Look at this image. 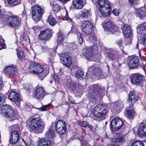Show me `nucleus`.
<instances>
[{
	"instance_id": "nucleus-1",
	"label": "nucleus",
	"mask_w": 146,
	"mask_h": 146,
	"mask_svg": "<svg viewBox=\"0 0 146 146\" xmlns=\"http://www.w3.org/2000/svg\"><path fill=\"white\" fill-rule=\"evenodd\" d=\"M30 130L36 133H40L43 131L45 124L40 117H33L27 122Z\"/></svg>"
},
{
	"instance_id": "nucleus-2",
	"label": "nucleus",
	"mask_w": 146,
	"mask_h": 146,
	"mask_svg": "<svg viewBox=\"0 0 146 146\" xmlns=\"http://www.w3.org/2000/svg\"><path fill=\"white\" fill-rule=\"evenodd\" d=\"M5 100L4 97L2 96H0V105H2L0 108V114L5 117L13 118L15 116V111L11 106L7 104H3Z\"/></svg>"
},
{
	"instance_id": "nucleus-3",
	"label": "nucleus",
	"mask_w": 146,
	"mask_h": 146,
	"mask_svg": "<svg viewBox=\"0 0 146 146\" xmlns=\"http://www.w3.org/2000/svg\"><path fill=\"white\" fill-rule=\"evenodd\" d=\"M97 4L99 6V11L102 17H107L111 14V2L108 0H98Z\"/></svg>"
},
{
	"instance_id": "nucleus-4",
	"label": "nucleus",
	"mask_w": 146,
	"mask_h": 146,
	"mask_svg": "<svg viewBox=\"0 0 146 146\" xmlns=\"http://www.w3.org/2000/svg\"><path fill=\"white\" fill-rule=\"evenodd\" d=\"M109 109L107 106L103 104H98L94 108L92 113L95 117L98 118V120L100 121L103 119L102 118L106 116Z\"/></svg>"
},
{
	"instance_id": "nucleus-5",
	"label": "nucleus",
	"mask_w": 146,
	"mask_h": 146,
	"mask_svg": "<svg viewBox=\"0 0 146 146\" xmlns=\"http://www.w3.org/2000/svg\"><path fill=\"white\" fill-rule=\"evenodd\" d=\"M55 135L54 131L51 129H49L45 133V138L40 139L38 141V146H52L53 142L50 140Z\"/></svg>"
},
{
	"instance_id": "nucleus-6",
	"label": "nucleus",
	"mask_w": 146,
	"mask_h": 146,
	"mask_svg": "<svg viewBox=\"0 0 146 146\" xmlns=\"http://www.w3.org/2000/svg\"><path fill=\"white\" fill-rule=\"evenodd\" d=\"M10 131L9 143L10 144H15L17 143L19 139V132L20 129L18 125L16 124L11 126Z\"/></svg>"
},
{
	"instance_id": "nucleus-7",
	"label": "nucleus",
	"mask_w": 146,
	"mask_h": 146,
	"mask_svg": "<svg viewBox=\"0 0 146 146\" xmlns=\"http://www.w3.org/2000/svg\"><path fill=\"white\" fill-rule=\"evenodd\" d=\"M44 12V8H41L39 5L35 6L33 7L32 16L34 20L36 21L40 19L42 15Z\"/></svg>"
},
{
	"instance_id": "nucleus-8",
	"label": "nucleus",
	"mask_w": 146,
	"mask_h": 146,
	"mask_svg": "<svg viewBox=\"0 0 146 146\" xmlns=\"http://www.w3.org/2000/svg\"><path fill=\"white\" fill-rule=\"evenodd\" d=\"M20 19V17L17 16H9L7 18V24L15 29H17L21 22Z\"/></svg>"
},
{
	"instance_id": "nucleus-9",
	"label": "nucleus",
	"mask_w": 146,
	"mask_h": 146,
	"mask_svg": "<svg viewBox=\"0 0 146 146\" xmlns=\"http://www.w3.org/2000/svg\"><path fill=\"white\" fill-rule=\"evenodd\" d=\"M81 28L82 31L87 34H91L93 33V24L90 21H82Z\"/></svg>"
},
{
	"instance_id": "nucleus-10",
	"label": "nucleus",
	"mask_w": 146,
	"mask_h": 146,
	"mask_svg": "<svg viewBox=\"0 0 146 146\" xmlns=\"http://www.w3.org/2000/svg\"><path fill=\"white\" fill-rule=\"evenodd\" d=\"M55 126L56 130L58 133L60 135L65 133L67 127L65 121L63 120H59L56 123Z\"/></svg>"
},
{
	"instance_id": "nucleus-11",
	"label": "nucleus",
	"mask_w": 146,
	"mask_h": 146,
	"mask_svg": "<svg viewBox=\"0 0 146 146\" xmlns=\"http://www.w3.org/2000/svg\"><path fill=\"white\" fill-rule=\"evenodd\" d=\"M35 72V74H37L39 79L41 80H42L48 73V70H44L43 67L38 63L36 66Z\"/></svg>"
},
{
	"instance_id": "nucleus-12",
	"label": "nucleus",
	"mask_w": 146,
	"mask_h": 146,
	"mask_svg": "<svg viewBox=\"0 0 146 146\" xmlns=\"http://www.w3.org/2000/svg\"><path fill=\"white\" fill-rule=\"evenodd\" d=\"M131 83L134 85H138L144 80V77L142 75L138 73L132 74L130 77Z\"/></svg>"
},
{
	"instance_id": "nucleus-13",
	"label": "nucleus",
	"mask_w": 146,
	"mask_h": 146,
	"mask_svg": "<svg viewBox=\"0 0 146 146\" xmlns=\"http://www.w3.org/2000/svg\"><path fill=\"white\" fill-rule=\"evenodd\" d=\"M3 72L9 77L14 76L17 73V68L13 65L5 66L3 70Z\"/></svg>"
},
{
	"instance_id": "nucleus-14",
	"label": "nucleus",
	"mask_w": 146,
	"mask_h": 146,
	"mask_svg": "<svg viewBox=\"0 0 146 146\" xmlns=\"http://www.w3.org/2000/svg\"><path fill=\"white\" fill-rule=\"evenodd\" d=\"M123 122L122 120L115 117L111 121L110 126L112 129L117 131L123 126Z\"/></svg>"
},
{
	"instance_id": "nucleus-15",
	"label": "nucleus",
	"mask_w": 146,
	"mask_h": 146,
	"mask_svg": "<svg viewBox=\"0 0 146 146\" xmlns=\"http://www.w3.org/2000/svg\"><path fill=\"white\" fill-rule=\"evenodd\" d=\"M46 93V92L43 87L37 86L35 88L34 97L36 99L42 100L44 98Z\"/></svg>"
},
{
	"instance_id": "nucleus-16",
	"label": "nucleus",
	"mask_w": 146,
	"mask_h": 146,
	"mask_svg": "<svg viewBox=\"0 0 146 146\" xmlns=\"http://www.w3.org/2000/svg\"><path fill=\"white\" fill-rule=\"evenodd\" d=\"M106 52V57L110 60H117L119 57L118 52H115L112 49H108Z\"/></svg>"
},
{
	"instance_id": "nucleus-17",
	"label": "nucleus",
	"mask_w": 146,
	"mask_h": 146,
	"mask_svg": "<svg viewBox=\"0 0 146 146\" xmlns=\"http://www.w3.org/2000/svg\"><path fill=\"white\" fill-rule=\"evenodd\" d=\"M98 87L97 85H92L89 91V97L91 99H96L98 96Z\"/></svg>"
},
{
	"instance_id": "nucleus-18",
	"label": "nucleus",
	"mask_w": 146,
	"mask_h": 146,
	"mask_svg": "<svg viewBox=\"0 0 146 146\" xmlns=\"http://www.w3.org/2000/svg\"><path fill=\"white\" fill-rule=\"evenodd\" d=\"M139 99L138 94L134 91L130 92L129 94V97L128 99L129 102V104L130 107H132L135 102Z\"/></svg>"
},
{
	"instance_id": "nucleus-19",
	"label": "nucleus",
	"mask_w": 146,
	"mask_h": 146,
	"mask_svg": "<svg viewBox=\"0 0 146 146\" xmlns=\"http://www.w3.org/2000/svg\"><path fill=\"white\" fill-rule=\"evenodd\" d=\"M102 26L105 30L108 31L115 32L116 26L112 22L109 21L105 22L102 24Z\"/></svg>"
},
{
	"instance_id": "nucleus-20",
	"label": "nucleus",
	"mask_w": 146,
	"mask_h": 146,
	"mask_svg": "<svg viewBox=\"0 0 146 146\" xmlns=\"http://www.w3.org/2000/svg\"><path fill=\"white\" fill-rule=\"evenodd\" d=\"M94 47L91 46L86 48H84L83 50V54L86 58L88 59L92 60V58L95 56L94 55Z\"/></svg>"
},
{
	"instance_id": "nucleus-21",
	"label": "nucleus",
	"mask_w": 146,
	"mask_h": 146,
	"mask_svg": "<svg viewBox=\"0 0 146 146\" xmlns=\"http://www.w3.org/2000/svg\"><path fill=\"white\" fill-rule=\"evenodd\" d=\"M52 30L47 29L41 31L39 35L38 38L42 40H46L51 37Z\"/></svg>"
},
{
	"instance_id": "nucleus-22",
	"label": "nucleus",
	"mask_w": 146,
	"mask_h": 146,
	"mask_svg": "<svg viewBox=\"0 0 146 146\" xmlns=\"http://www.w3.org/2000/svg\"><path fill=\"white\" fill-rule=\"evenodd\" d=\"M60 60L61 63L66 67H69L71 64V58L69 57H66V55L63 54L60 55Z\"/></svg>"
},
{
	"instance_id": "nucleus-23",
	"label": "nucleus",
	"mask_w": 146,
	"mask_h": 146,
	"mask_svg": "<svg viewBox=\"0 0 146 146\" xmlns=\"http://www.w3.org/2000/svg\"><path fill=\"white\" fill-rule=\"evenodd\" d=\"M72 3L73 6L75 9H80L82 8L86 2V0H73Z\"/></svg>"
},
{
	"instance_id": "nucleus-24",
	"label": "nucleus",
	"mask_w": 146,
	"mask_h": 146,
	"mask_svg": "<svg viewBox=\"0 0 146 146\" xmlns=\"http://www.w3.org/2000/svg\"><path fill=\"white\" fill-rule=\"evenodd\" d=\"M129 65L131 68H135L139 65V60L137 57L135 56L131 58Z\"/></svg>"
},
{
	"instance_id": "nucleus-25",
	"label": "nucleus",
	"mask_w": 146,
	"mask_h": 146,
	"mask_svg": "<svg viewBox=\"0 0 146 146\" xmlns=\"http://www.w3.org/2000/svg\"><path fill=\"white\" fill-rule=\"evenodd\" d=\"M132 107H129L127 108L125 110V113L126 117L129 119H131L133 118L135 113V111L133 109L131 108Z\"/></svg>"
},
{
	"instance_id": "nucleus-26",
	"label": "nucleus",
	"mask_w": 146,
	"mask_h": 146,
	"mask_svg": "<svg viewBox=\"0 0 146 146\" xmlns=\"http://www.w3.org/2000/svg\"><path fill=\"white\" fill-rule=\"evenodd\" d=\"M89 71L92 72L95 75L98 76H101L102 74L100 69L96 67L95 65L91 66L89 68Z\"/></svg>"
},
{
	"instance_id": "nucleus-27",
	"label": "nucleus",
	"mask_w": 146,
	"mask_h": 146,
	"mask_svg": "<svg viewBox=\"0 0 146 146\" xmlns=\"http://www.w3.org/2000/svg\"><path fill=\"white\" fill-rule=\"evenodd\" d=\"M123 32L124 36L127 38L129 37L132 34V30L129 25H125L123 27Z\"/></svg>"
},
{
	"instance_id": "nucleus-28",
	"label": "nucleus",
	"mask_w": 146,
	"mask_h": 146,
	"mask_svg": "<svg viewBox=\"0 0 146 146\" xmlns=\"http://www.w3.org/2000/svg\"><path fill=\"white\" fill-rule=\"evenodd\" d=\"M9 99L15 102H17L20 99L18 94L14 90H12L9 95Z\"/></svg>"
},
{
	"instance_id": "nucleus-29",
	"label": "nucleus",
	"mask_w": 146,
	"mask_h": 146,
	"mask_svg": "<svg viewBox=\"0 0 146 146\" xmlns=\"http://www.w3.org/2000/svg\"><path fill=\"white\" fill-rule=\"evenodd\" d=\"M135 13L137 17L140 18L144 17L146 15V10L145 8L143 7H141L135 10Z\"/></svg>"
},
{
	"instance_id": "nucleus-30",
	"label": "nucleus",
	"mask_w": 146,
	"mask_h": 146,
	"mask_svg": "<svg viewBox=\"0 0 146 146\" xmlns=\"http://www.w3.org/2000/svg\"><path fill=\"white\" fill-rule=\"evenodd\" d=\"M138 134L140 136L146 137V124L140 126L138 130Z\"/></svg>"
},
{
	"instance_id": "nucleus-31",
	"label": "nucleus",
	"mask_w": 146,
	"mask_h": 146,
	"mask_svg": "<svg viewBox=\"0 0 146 146\" xmlns=\"http://www.w3.org/2000/svg\"><path fill=\"white\" fill-rule=\"evenodd\" d=\"M36 65H37V63L33 62L29 63V67L27 68L28 71L31 74H35Z\"/></svg>"
},
{
	"instance_id": "nucleus-32",
	"label": "nucleus",
	"mask_w": 146,
	"mask_h": 146,
	"mask_svg": "<svg viewBox=\"0 0 146 146\" xmlns=\"http://www.w3.org/2000/svg\"><path fill=\"white\" fill-rule=\"evenodd\" d=\"M114 140H115L114 142H117L120 143H123L125 141L124 136L119 134H117L115 135Z\"/></svg>"
},
{
	"instance_id": "nucleus-33",
	"label": "nucleus",
	"mask_w": 146,
	"mask_h": 146,
	"mask_svg": "<svg viewBox=\"0 0 146 146\" xmlns=\"http://www.w3.org/2000/svg\"><path fill=\"white\" fill-rule=\"evenodd\" d=\"M47 22H48L49 24L51 25L54 26L56 23V21L52 15H50L46 20Z\"/></svg>"
},
{
	"instance_id": "nucleus-34",
	"label": "nucleus",
	"mask_w": 146,
	"mask_h": 146,
	"mask_svg": "<svg viewBox=\"0 0 146 146\" xmlns=\"http://www.w3.org/2000/svg\"><path fill=\"white\" fill-rule=\"evenodd\" d=\"M137 30V32L139 33H141V31H146V23H143L141 25H138Z\"/></svg>"
},
{
	"instance_id": "nucleus-35",
	"label": "nucleus",
	"mask_w": 146,
	"mask_h": 146,
	"mask_svg": "<svg viewBox=\"0 0 146 146\" xmlns=\"http://www.w3.org/2000/svg\"><path fill=\"white\" fill-rule=\"evenodd\" d=\"M82 16L83 18H88L91 16L90 10L83 9L82 11Z\"/></svg>"
},
{
	"instance_id": "nucleus-36",
	"label": "nucleus",
	"mask_w": 146,
	"mask_h": 146,
	"mask_svg": "<svg viewBox=\"0 0 146 146\" xmlns=\"http://www.w3.org/2000/svg\"><path fill=\"white\" fill-rule=\"evenodd\" d=\"M57 42L58 43L62 42L64 38L63 33L61 31H59L57 33Z\"/></svg>"
},
{
	"instance_id": "nucleus-37",
	"label": "nucleus",
	"mask_w": 146,
	"mask_h": 146,
	"mask_svg": "<svg viewBox=\"0 0 146 146\" xmlns=\"http://www.w3.org/2000/svg\"><path fill=\"white\" fill-rule=\"evenodd\" d=\"M84 75V72L81 70L77 71L75 73V77L79 79H82L84 78L83 77Z\"/></svg>"
},
{
	"instance_id": "nucleus-38",
	"label": "nucleus",
	"mask_w": 146,
	"mask_h": 146,
	"mask_svg": "<svg viewBox=\"0 0 146 146\" xmlns=\"http://www.w3.org/2000/svg\"><path fill=\"white\" fill-rule=\"evenodd\" d=\"M77 83L73 82L71 83H68L67 84V86L68 88L72 91H76Z\"/></svg>"
},
{
	"instance_id": "nucleus-39",
	"label": "nucleus",
	"mask_w": 146,
	"mask_h": 146,
	"mask_svg": "<svg viewBox=\"0 0 146 146\" xmlns=\"http://www.w3.org/2000/svg\"><path fill=\"white\" fill-rule=\"evenodd\" d=\"M76 88V91L79 92L80 93H82L83 92L84 90V86L78 83H77Z\"/></svg>"
},
{
	"instance_id": "nucleus-40",
	"label": "nucleus",
	"mask_w": 146,
	"mask_h": 146,
	"mask_svg": "<svg viewBox=\"0 0 146 146\" xmlns=\"http://www.w3.org/2000/svg\"><path fill=\"white\" fill-rule=\"evenodd\" d=\"M6 45L5 43V40L1 36H0V50L6 48Z\"/></svg>"
},
{
	"instance_id": "nucleus-41",
	"label": "nucleus",
	"mask_w": 146,
	"mask_h": 146,
	"mask_svg": "<svg viewBox=\"0 0 146 146\" xmlns=\"http://www.w3.org/2000/svg\"><path fill=\"white\" fill-rule=\"evenodd\" d=\"M17 55L18 57L20 60H22L25 58L24 52L23 50H20L17 51Z\"/></svg>"
},
{
	"instance_id": "nucleus-42",
	"label": "nucleus",
	"mask_w": 146,
	"mask_h": 146,
	"mask_svg": "<svg viewBox=\"0 0 146 146\" xmlns=\"http://www.w3.org/2000/svg\"><path fill=\"white\" fill-rule=\"evenodd\" d=\"M75 34L77 36L78 42L80 44H82L83 42V40L81 33L78 31H76L75 33Z\"/></svg>"
},
{
	"instance_id": "nucleus-43",
	"label": "nucleus",
	"mask_w": 146,
	"mask_h": 146,
	"mask_svg": "<svg viewBox=\"0 0 146 146\" xmlns=\"http://www.w3.org/2000/svg\"><path fill=\"white\" fill-rule=\"evenodd\" d=\"M131 146H145L144 143L139 141H136L133 142Z\"/></svg>"
},
{
	"instance_id": "nucleus-44",
	"label": "nucleus",
	"mask_w": 146,
	"mask_h": 146,
	"mask_svg": "<svg viewBox=\"0 0 146 146\" xmlns=\"http://www.w3.org/2000/svg\"><path fill=\"white\" fill-rule=\"evenodd\" d=\"M52 6V10L53 11L56 12H58L60 11V8L58 4H53Z\"/></svg>"
},
{
	"instance_id": "nucleus-45",
	"label": "nucleus",
	"mask_w": 146,
	"mask_h": 146,
	"mask_svg": "<svg viewBox=\"0 0 146 146\" xmlns=\"http://www.w3.org/2000/svg\"><path fill=\"white\" fill-rule=\"evenodd\" d=\"M53 78L56 83H57L58 84L60 82V75H55L53 76Z\"/></svg>"
},
{
	"instance_id": "nucleus-46",
	"label": "nucleus",
	"mask_w": 146,
	"mask_h": 146,
	"mask_svg": "<svg viewBox=\"0 0 146 146\" xmlns=\"http://www.w3.org/2000/svg\"><path fill=\"white\" fill-rule=\"evenodd\" d=\"M65 20L67 21L68 22L70 23L72 25H73L74 22L72 19L70 18L68 16V13L66 12V15L65 17Z\"/></svg>"
},
{
	"instance_id": "nucleus-47",
	"label": "nucleus",
	"mask_w": 146,
	"mask_h": 146,
	"mask_svg": "<svg viewBox=\"0 0 146 146\" xmlns=\"http://www.w3.org/2000/svg\"><path fill=\"white\" fill-rule=\"evenodd\" d=\"M87 124H88V122L86 121H82L79 123L80 126L87 128Z\"/></svg>"
},
{
	"instance_id": "nucleus-48",
	"label": "nucleus",
	"mask_w": 146,
	"mask_h": 146,
	"mask_svg": "<svg viewBox=\"0 0 146 146\" xmlns=\"http://www.w3.org/2000/svg\"><path fill=\"white\" fill-rule=\"evenodd\" d=\"M129 4L131 5L138 4L139 2V0H128Z\"/></svg>"
},
{
	"instance_id": "nucleus-49",
	"label": "nucleus",
	"mask_w": 146,
	"mask_h": 146,
	"mask_svg": "<svg viewBox=\"0 0 146 146\" xmlns=\"http://www.w3.org/2000/svg\"><path fill=\"white\" fill-rule=\"evenodd\" d=\"M50 106V104H49L48 105H45L41 107L40 108H36L37 109L41 111H45L46 110V108L47 107L49 106Z\"/></svg>"
},
{
	"instance_id": "nucleus-50",
	"label": "nucleus",
	"mask_w": 146,
	"mask_h": 146,
	"mask_svg": "<svg viewBox=\"0 0 146 146\" xmlns=\"http://www.w3.org/2000/svg\"><path fill=\"white\" fill-rule=\"evenodd\" d=\"M49 64L52 65V64L54 63V57L52 56H50L49 58L48 61Z\"/></svg>"
},
{
	"instance_id": "nucleus-51",
	"label": "nucleus",
	"mask_w": 146,
	"mask_h": 146,
	"mask_svg": "<svg viewBox=\"0 0 146 146\" xmlns=\"http://www.w3.org/2000/svg\"><path fill=\"white\" fill-rule=\"evenodd\" d=\"M4 16V11L0 6V19L3 18Z\"/></svg>"
},
{
	"instance_id": "nucleus-52",
	"label": "nucleus",
	"mask_w": 146,
	"mask_h": 146,
	"mask_svg": "<svg viewBox=\"0 0 146 146\" xmlns=\"http://www.w3.org/2000/svg\"><path fill=\"white\" fill-rule=\"evenodd\" d=\"M112 13L114 15L116 16H118L119 14V13L118 10L117 9H114L112 11Z\"/></svg>"
},
{
	"instance_id": "nucleus-53",
	"label": "nucleus",
	"mask_w": 146,
	"mask_h": 146,
	"mask_svg": "<svg viewBox=\"0 0 146 146\" xmlns=\"http://www.w3.org/2000/svg\"><path fill=\"white\" fill-rule=\"evenodd\" d=\"M26 89L27 90H28L29 92H31V91L33 90V87L31 85L29 86L27 85V86L26 87Z\"/></svg>"
},
{
	"instance_id": "nucleus-54",
	"label": "nucleus",
	"mask_w": 146,
	"mask_h": 146,
	"mask_svg": "<svg viewBox=\"0 0 146 146\" xmlns=\"http://www.w3.org/2000/svg\"><path fill=\"white\" fill-rule=\"evenodd\" d=\"M122 42L123 39L121 38L120 40L117 41V44L119 45V47H121L122 46Z\"/></svg>"
},
{
	"instance_id": "nucleus-55",
	"label": "nucleus",
	"mask_w": 146,
	"mask_h": 146,
	"mask_svg": "<svg viewBox=\"0 0 146 146\" xmlns=\"http://www.w3.org/2000/svg\"><path fill=\"white\" fill-rule=\"evenodd\" d=\"M142 40L143 45L146 46V34L143 36Z\"/></svg>"
},
{
	"instance_id": "nucleus-56",
	"label": "nucleus",
	"mask_w": 146,
	"mask_h": 146,
	"mask_svg": "<svg viewBox=\"0 0 146 146\" xmlns=\"http://www.w3.org/2000/svg\"><path fill=\"white\" fill-rule=\"evenodd\" d=\"M68 101L72 104H74V100H73L71 96H70L68 97Z\"/></svg>"
},
{
	"instance_id": "nucleus-57",
	"label": "nucleus",
	"mask_w": 146,
	"mask_h": 146,
	"mask_svg": "<svg viewBox=\"0 0 146 146\" xmlns=\"http://www.w3.org/2000/svg\"><path fill=\"white\" fill-rule=\"evenodd\" d=\"M87 127L88 128H89L91 129H92L93 128V126L92 125H90V124H89L88 123V124H87Z\"/></svg>"
},
{
	"instance_id": "nucleus-58",
	"label": "nucleus",
	"mask_w": 146,
	"mask_h": 146,
	"mask_svg": "<svg viewBox=\"0 0 146 146\" xmlns=\"http://www.w3.org/2000/svg\"><path fill=\"white\" fill-rule=\"evenodd\" d=\"M21 139L22 140V141L23 143V144L25 145L26 146H27V143L26 141L24 139H23V138H21Z\"/></svg>"
},
{
	"instance_id": "nucleus-59",
	"label": "nucleus",
	"mask_w": 146,
	"mask_h": 146,
	"mask_svg": "<svg viewBox=\"0 0 146 146\" xmlns=\"http://www.w3.org/2000/svg\"><path fill=\"white\" fill-rule=\"evenodd\" d=\"M80 142H81V144L82 145H84V146H91L90 144H86V146H85V145L83 143V140H82L81 141L80 140Z\"/></svg>"
},
{
	"instance_id": "nucleus-60",
	"label": "nucleus",
	"mask_w": 146,
	"mask_h": 146,
	"mask_svg": "<svg viewBox=\"0 0 146 146\" xmlns=\"http://www.w3.org/2000/svg\"><path fill=\"white\" fill-rule=\"evenodd\" d=\"M26 12L25 10H24L22 12L23 17H26Z\"/></svg>"
},
{
	"instance_id": "nucleus-61",
	"label": "nucleus",
	"mask_w": 146,
	"mask_h": 146,
	"mask_svg": "<svg viewBox=\"0 0 146 146\" xmlns=\"http://www.w3.org/2000/svg\"><path fill=\"white\" fill-rule=\"evenodd\" d=\"M2 87L3 84L2 80L1 77H0V89L2 88Z\"/></svg>"
},
{
	"instance_id": "nucleus-62",
	"label": "nucleus",
	"mask_w": 146,
	"mask_h": 146,
	"mask_svg": "<svg viewBox=\"0 0 146 146\" xmlns=\"http://www.w3.org/2000/svg\"><path fill=\"white\" fill-rule=\"evenodd\" d=\"M61 1L64 3H66L68 1H69L70 0H60Z\"/></svg>"
},
{
	"instance_id": "nucleus-63",
	"label": "nucleus",
	"mask_w": 146,
	"mask_h": 146,
	"mask_svg": "<svg viewBox=\"0 0 146 146\" xmlns=\"http://www.w3.org/2000/svg\"><path fill=\"white\" fill-rule=\"evenodd\" d=\"M96 40V38H95V36H92V40H91L94 43V42H95Z\"/></svg>"
},
{
	"instance_id": "nucleus-64",
	"label": "nucleus",
	"mask_w": 146,
	"mask_h": 146,
	"mask_svg": "<svg viewBox=\"0 0 146 146\" xmlns=\"http://www.w3.org/2000/svg\"><path fill=\"white\" fill-rule=\"evenodd\" d=\"M41 48L42 50V52L44 51L46 49V47L42 46H41Z\"/></svg>"
}]
</instances>
